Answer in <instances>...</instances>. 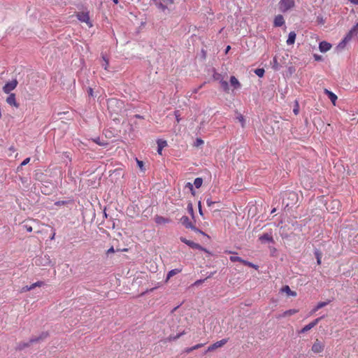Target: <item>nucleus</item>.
<instances>
[{
  "mask_svg": "<svg viewBox=\"0 0 358 358\" xmlns=\"http://www.w3.org/2000/svg\"><path fill=\"white\" fill-rule=\"evenodd\" d=\"M285 24V20L282 15H278L274 19V26L281 27Z\"/></svg>",
  "mask_w": 358,
  "mask_h": 358,
  "instance_id": "nucleus-14",
  "label": "nucleus"
},
{
  "mask_svg": "<svg viewBox=\"0 0 358 358\" xmlns=\"http://www.w3.org/2000/svg\"><path fill=\"white\" fill-rule=\"evenodd\" d=\"M184 334H185V331H182L178 333V334H176V336L170 335L167 339L169 341H176V339L179 338L181 336H182Z\"/></svg>",
  "mask_w": 358,
  "mask_h": 358,
  "instance_id": "nucleus-24",
  "label": "nucleus"
},
{
  "mask_svg": "<svg viewBox=\"0 0 358 358\" xmlns=\"http://www.w3.org/2000/svg\"><path fill=\"white\" fill-rule=\"evenodd\" d=\"M229 259L232 262H240L241 261H242V258L240 257H238V256H231L229 257Z\"/></svg>",
  "mask_w": 358,
  "mask_h": 358,
  "instance_id": "nucleus-33",
  "label": "nucleus"
},
{
  "mask_svg": "<svg viewBox=\"0 0 358 358\" xmlns=\"http://www.w3.org/2000/svg\"><path fill=\"white\" fill-rule=\"evenodd\" d=\"M294 5V0H280L279 2L280 9L282 12H286Z\"/></svg>",
  "mask_w": 358,
  "mask_h": 358,
  "instance_id": "nucleus-1",
  "label": "nucleus"
},
{
  "mask_svg": "<svg viewBox=\"0 0 358 358\" xmlns=\"http://www.w3.org/2000/svg\"><path fill=\"white\" fill-rule=\"evenodd\" d=\"M228 341L227 338H223L219 341L215 342L213 345H210L205 353L215 350L217 348H221Z\"/></svg>",
  "mask_w": 358,
  "mask_h": 358,
  "instance_id": "nucleus-4",
  "label": "nucleus"
},
{
  "mask_svg": "<svg viewBox=\"0 0 358 358\" xmlns=\"http://www.w3.org/2000/svg\"><path fill=\"white\" fill-rule=\"evenodd\" d=\"M334 205H337L338 206L339 205V201H333L332 202Z\"/></svg>",
  "mask_w": 358,
  "mask_h": 358,
  "instance_id": "nucleus-57",
  "label": "nucleus"
},
{
  "mask_svg": "<svg viewBox=\"0 0 358 358\" xmlns=\"http://www.w3.org/2000/svg\"><path fill=\"white\" fill-rule=\"evenodd\" d=\"M136 118H139V119L143 118V117H142L141 115H136Z\"/></svg>",
  "mask_w": 358,
  "mask_h": 358,
  "instance_id": "nucleus-60",
  "label": "nucleus"
},
{
  "mask_svg": "<svg viewBox=\"0 0 358 358\" xmlns=\"http://www.w3.org/2000/svg\"><path fill=\"white\" fill-rule=\"evenodd\" d=\"M156 5L159 9L162 10H165L167 8V7L165 5H164L161 1L156 2Z\"/></svg>",
  "mask_w": 358,
  "mask_h": 358,
  "instance_id": "nucleus-35",
  "label": "nucleus"
},
{
  "mask_svg": "<svg viewBox=\"0 0 358 358\" xmlns=\"http://www.w3.org/2000/svg\"><path fill=\"white\" fill-rule=\"evenodd\" d=\"M180 222L181 224L185 226L187 229H191L192 230H196V227H195L192 222L190 221L189 218L184 215L180 218Z\"/></svg>",
  "mask_w": 358,
  "mask_h": 358,
  "instance_id": "nucleus-6",
  "label": "nucleus"
},
{
  "mask_svg": "<svg viewBox=\"0 0 358 358\" xmlns=\"http://www.w3.org/2000/svg\"><path fill=\"white\" fill-rule=\"evenodd\" d=\"M94 142H96V143L97 144H99V145H102V143H101L99 142V138L95 139V140H94Z\"/></svg>",
  "mask_w": 358,
  "mask_h": 358,
  "instance_id": "nucleus-56",
  "label": "nucleus"
},
{
  "mask_svg": "<svg viewBox=\"0 0 358 358\" xmlns=\"http://www.w3.org/2000/svg\"><path fill=\"white\" fill-rule=\"evenodd\" d=\"M102 59L103 61V63L102 64V66L104 68L105 70H108L109 62L108 59L106 57L105 55H102Z\"/></svg>",
  "mask_w": 358,
  "mask_h": 358,
  "instance_id": "nucleus-28",
  "label": "nucleus"
},
{
  "mask_svg": "<svg viewBox=\"0 0 358 358\" xmlns=\"http://www.w3.org/2000/svg\"><path fill=\"white\" fill-rule=\"evenodd\" d=\"M113 3H115V4H117L118 3V0H113Z\"/></svg>",
  "mask_w": 358,
  "mask_h": 358,
  "instance_id": "nucleus-61",
  "label": "nucleus"
},
{
  "mask_svg": "<svg viewBox=\"0 0 358 358\" xmlns=\"http://www.w3.org/2000/svg\"><path fill=\"white\" fill-rule=\"evenodd\" d=\"M324 345L319 340H316L312 346V351L314 353H320L324 350Z\"/></svg>",
  "mask_w": 358,
  "mask_h": 358,
  "instance_id": "nucleus-8",
  "label": "nucleus"
},
{
  "mask_svg": "<svg viewBox=\"0 0 358 358\" xmlns=\"http://www.w3.org/2000/svg\"><path fill=\"white\" fill-rule=\"evenodd\" d=\"M324 93L328 96V97L331 100V103L335 106L336 100L338 99L337 96L334 92H332L331 91H329L327 89H324Z\"/></svg>",
  "mask_w": 358,
  "mask_h": 358,
  "instance_id": "nucleus-11",
  "label": "nucleus"
},
{
  "mask_svg": "<svg viewBox=\"0 0 358 358\" xmlns=\"http://www.w3.org/2000/svg\"><path fill=\"white\" fill-rule=\"evenodd\" d=\"M313 57L315 61H322L323 59V58L321 55H319L317 54L313 55Z\"/></svg>",
  "mask_w": 358,
  "mask_h": 358,
  "instance_id": "nucleus-39",
  "label": "nucleus"
},
{
  "mask_svg": "<svg viewBox=\"0 0 358 358\" xmlns=\"http://www.w3.org/2000/svg\"><path fill=\"white\" fill-rule=\"evenodd\" d=\"M76 17L79 21L85 22L90 27H92L88 12H79L76 14Z\"/></svg>",
  "mask_w": 358,
  "mask_h": 358,
  "instance_id": "nucleus-2",
  "label": "nucleus"
},
{
  "mask_svg": "<svg viewBox=\"0 0 358 358\" xmlns=\"http://www.w3.org/2000/svg\"><path fill=\"white\" fill-rule=\"evenodd\" d=\"M348 43V41L343 38V40L336 47V51L337 52L343 51L345 48Z\"/></svg>",
  "mask_w": 358,
  "mask_h": 358,
  "instance_id": "nucleus-17",
  "label": "nucleus"
},
{
  "mask_svg": "<svg viewBox=\"0 0 358 358\" xmlns=\"http://www.w3.org/2000/svg\"><path fill=\"white\" fill-rule=\"evenodd\" d=\"M29 345V343H19V345L17 346V349L22 350V349L25 348L26 347H28Z\"/></svg>",
  "mask_w": 358,
  "mask_h": 358,
  "instance_id": "nucleus-34",
  "label": "nucleus"
},
{
  "mask_svg": "<svg viewBox=\"0 0 358 358\" xmlns=\"http://www.w3.org/2000/svg\"><path fill=\"white\" fill-rule=\"evenodd\" d=\"M165 1L171 4L173 3V0H165Z\"/></svg>",
  "mask_w": 358,
  "mask_h": 358,
  "instance_id": "nucleus-55",
  "label": "nucleus"
},
{
  "mask_svg": "<svg viewBox=\"0 0 358 358\" xmlns=\"http://www.w3.org/2000/svg\"><path fill=\"white\" fill-rule=\"evenodd\" d=\"M331 47V44L327 41H322L319 43V50L321 52H327Z\"/></svg>",
  "mask_w": 358,
  "mask_h": 358,
  "instance_id": "nucleus-10",
  "label": "nucleus"
},
{
  "mask_svg": "<svg viewBox=\"0 0 358 358\" xmlns=\"http://www.w3.org/2000/svg\"><path fill=\"white\" fill-rule=\"evenodd\" d=\"M108 253H110V252H114V248L113 247H111L110 248H109L108 250Z\"/></svg>",
  "mask_w": 358,
  "mask_h": 358,
  "instance_id": "nucleus-52",
  "label": "nucleus"
},
{
  "mask_svg": "<svg viewBox=\"0 0 358 358\" xmlns=\"http://www.w3.org/2000/svg\"><path fill=\"white\" fill-rule=\"evenodd\" d=\"M202 144H203V141L201 138H197L194 143L195 146H197V147L201 145Z\"/></svg>",
  "mask_w": 358,
  "mask_h": 358,
  "instance_id": "nucleus-38",
  "label": "nucleus"
},
{
  "mask_svg": "<svg viewBox=\"0 0 358 358\" xmlns=\"http://www.w3.org/2000/svg\"><path fill=\"white\" fill-rule=\"evenodd\" d=\"M17 80L16 79L8 82L3 87V91L6 94H10L11 91L15 89L17 85Z\"/></svg>",
  "mask_w": 358,
  "mask_h": 358,
  "instance_id": "nucleus-3",
  "label": "nucleus"
},
{
  "mask_svg": "<svg viewBox=\"0 0 358 358\" xmlns=\"http://www.w3.org/2000/svg\"><path fill=\"white\" fill-rule=\"evenodd\" d=\"M182 271V269L180 268H174V269H172L170 271H169V273H167V276H166V280H168L169 279H170L171 277H173V275L180 273Z\"/></svg>",
  "mask_w": 358,
  "mask_h": 358,
  "instance_id": "nucleus-21",
  "label": "nucleus"
},
{
  "mask_svg": "<svg viewBox=\"0 0 358 358\" xmlns=\"http://www.w3.org/2000/svg\"><path fill=\"white\" fill-rule=\"evenodd\" d=\"M236 119L241 123L242 127H244L245 124V120L244 117L241 114H238Z\"/></svg>",
  "mask_w": 358,
  "mask_h": 358,
  "instance_id": "nucleus-27",
  "label": "nucleus"
},
{
  "mask_svg": "<svg viewBox=\"0 0 358 358\" xmlns=\"http://www.w3.org/2000/svg\"><path fill=\"white\" fill-rule=\"evenodd\" d=\"M197 91H198V90H197V89H195V90H194V92H195V93H196V92H197Z\"/></svg>",
  "mask_w": 358,
  "mask_h": 358,
  "instance_id": "nucleus-62",
  "label": "nucleus"
},
{
  "mask_svg": "<svg viewBox=\"0 0 358 358\" xmlns=\"http://www.w3.org/2000/svg\"><path fill=\"white\" fill-rule=\"evenodd\" d=\"M259 240L262 243H273V238L271 234H264L263 235L259 236Z\"/></svg>",
  "mask_w": 358,
  "mask_h": 358,
  "instance_id": "nucleus-12",
  "label": "nucleus"
},
{
  "mask_svg": "<svg viewBox=\"0 0 358 358\" xmlns=\"http://www.w3.org/2000/svg\"><path fill=\"white\" fill-rule=\"evenodd\" d=\"M55 232H53V234H52V236L50 237V239H51V240H53V239L55 238Z\"/></svg>",
  "mask_w": 358,
  "mask_h": 358,
  "instance_id": "nucleus-59",
  "label": "nucleus"
},
{
  "mask_svg": "<svg viewBox=\"0 0 358 358\" xmlns=\"http://www.w3.org/2000/svg\"><path fill=\"white\" fill-rule=\"evenodd\" d=\"M137 162H138V166L141 168L143 166V162L138 161Z\"/></svg>",
  "mask_w": 358,
  "mask_h": 358,
  "instance_id": "nucleus-54",
  "label": "nucleus"
},
{
  "mask_svg": "<svg viewBox=\"0 0 358 358\" xmlns=\"http://www.w3.org/2000/svg\"><path fill=\"white\" fill-rule=\"evenodd\" d=\"M330 303V301H322V302H319L317 306L311 310V314H313L315 313L316 311H317L319 309L326 306L327 305H328L329 303Z\"/></svg>",
  "mask_w": 358,
  "mask_h": 358,
  "instance_id": "nucleus-19",
  "label": "nucleus"
},
{
  "mask_svg": "<svg viewBox=\"0 0 358 358\" xmlns=\"http://www.w3.org/2000/svg\"><path fill=\"white\" fill-rule=\"evenodd\" d=\"M283 290L285 291L290 296H296V293L295 292L292 291L289 287L287 285L284 287Z\"/></svg>",
  "mask_w": 358,
  "mask_h": 358,
  "instance_id": "nucleus-29",
  "label": "nucleus"
},
{
  "mask_svg": "<svg viewBox=\"0 0 358 358\" xmlns=\"http://www.w3.org/2000/svg\"><path fill=\"white\" fill-rule=\"evenodd\" d=\"M217 203V201H213L211 198H208L206 199V203L208 207H211L213 204Z\"/></svg>",
  "mask_w": 358,
  "mask_h": 358,
  "instance_id": "nucleus-36",
  "label": "nucleus"
},
{
  "mask_svg": "<svg viewBox=\"0 0 358 358\" xmlns=\"http://www.w3.org/2000/svg\"><path fill=\"white\" fill-rule=\"evenodd\" d=\"M296 313H298V310L289 309L288 310L285 311L281 315L279 316V317L290 316V315L296 314Z\"/></svg>",
  "mask_w": 358,
  "mask_h": 358,
  "instance_id": "nucleus-22",
  "label": "nucleus"
},
{
  "mask_svg": "<svg viewBox=\"0 0 358 358\" xmlns=\"http://www.w3.org/2000/svg\"><path fill=\"white\" fill-rule=\"evenodd\" d=\"M204 345L203 343H199V344H197V345H195L191 348H188L185 350V352H187V353H189L191 352H192L193 350H197L201 347H203Z\"/></svg>",
  "mask_w": 358,
  "mask_h": 358,
  "instance_id": "nucleus-25",
  "label": "nucleus"
},
{
  "mask_svg": "<svg viewBox=\"0 0 358 358\" xmlns=\"http://www.w3.org/2000/svg\"><path fill=\"white\" fill-rule=\"evenodd\" d=\"M188 208H189V210L190 213H193V208H192V204H191V203H189V204L188 205Z\"/></svg>",
  "mask_w": 358,
  "mask_h": 358,
  "instance_id": "nucleus-50",
  "label": "nucleus"
},
{
  "mask_svg": "<svg viewBox=\"0 0 358 358\" xmlns=\"http://www.w3.org/2000/svg\"><path fill=\"white\" fill-rule=\"evenodd\" d=\"M203 183V180L201 178H196L194 179V185L196 187V188H199Z\"/></svg>",
  "mask_w": 358,
  "mask_h": 358,
  "instance_id": "nucleus-26",
  "label": "nucleus"
},
{
  "mask_svg": "<svg viewBox=\"0 0 358 358\" xmlns=\"http://www.w3.org/2000/svg\"><path fill=\"white\" fill-rule=\"evenodd\" d=\"M355 34L356 33L355 32L354 29H351L348 33L346 34L343 38L350 42Z\"/></svg>",
  "mask_w": 358,
  "mask_h": 358,
  "instance_id": "nucleus-23",
  "label": "nucleus"
},
{
  "mask_svg": "<svg viewBox=\"0 0 358 358\" xmlns=\"http://www.w3.org/2000/svg\"><path fill=\"white\" fill-rule=\"evenodd\" d=\"M231 85L235 88L238 89L241 87V84L238 79L235 76H231L230 78Z\"/></svg>",
  "mask_w": 358,
  "mask_h": 358,
  "instance_id": "nucleus-20",
  "label": "nucleus"
},
{
  "mask_svg": "<svg viewBox=\"0 0 358 358\" xmlns=\"http://www.w3.org/2000/svg\"><path fill=\"white\" fill-rule=\"evenodd\" d=\"M240 262L243 263L245 265L248 266L250 262H248V261L244 260V259H242V261H241Z\"/></svg>",
  "mask_w": 358,
  "mask_h": 358,
  "instance_id": "nucleus-49",
  "label": "nucleus"
},
{
  "mask_svg": "<svg viewBox=\"0 0 358 358\" xmlns=\"http://www.w3.org/2000/svg\"><path fill=\"white\" fill-rule=\"evenodd\" d=\"M315 257H316V259H317V264H321V254H320V252L318 250H315Z\"/></svg>",
  "mask_w": 358,
  "mask_h": 358,
  "instance_id": "nucleus-32",
  "label": "nucleus"
},
{
  "mask_svg": "<svg viewBox=\"0 0 358 358\" xmlns=\"http://www.w3.org/2000/svg\"><path fill=\"white\" fill-rule=\"evenodd\" d=\"M177 121L179 122V119L178 118V116L176 115Z\"/></svg>",
  "mask_w": 358,
  "mask_h": 358,
  "instance_id": "nucleus-63",
  "label": "nucleus"
},
{
  "mask_svg": "<svg viewBox=\"0 0 358 358\" xmlns=\"http://www.w3.org/2000/svg\"><path fill=\"white\" fill-rule=\"evenodd\" d=\"M255 73L257 76L261 78L264 76L265 71L264 69H257Z\"/></svg>",
  "mask_w": 358,
  "mask_h": 358,
  "instance_id": "nucleus-30",
  "label": "nucleus"
},
{
  "mask_svg": "<svg viewBox=\"0 0 358 358\" xmlns=\"http://www.w3.org/2000/svg\"><path fill=\"white\" fill-rule=\"evenodd\" d=\"M352 29H354L355 32L357 34L358 31V22L356 23V24Z\"/></svg>",
  "mask_w": 358,
  "mask_h": 358,
  "instance_id": "nucleus-45",
  "label": "nucleus"
},
{
  "mask_svg": "<svg viewBox=\"0 0 358 358\" xmlns=\"http://www.w3.org/2000/svg\"><path fill=\"white\" fill-rule=\"evenodd\" d=\"M6 102L10 106H14L15 108L19 107V103L16 101L15 94L14 93L9 94V96L6 99Z\"/></svg>",
  "mask_w": 358,
  "mask_h": 358,
  "instance_id": "nucleus-9",
  "label": "nucleus"
},
{
  "mask_svg": "<svg viewBox=\"0 0 358 358\" xmlns=\"http://www.w3.org/2000/svg\"><path fill=\"white\" fill-rule=\"evenodd\" d=\"M205 280H196L195 282H194V285L196 286H199V285H201V283H203L204 282Z\"/></svg>",
  "mask_w": 358,
  "mask_h": 358,
  "instance_id": "nucleus-43",
  "label": "nucleus"
},
{
  "mask_svg": "<svg viewBox=\"0 0 358 358\" xmlns=\"http://www.w3.org/2000/svg\"><path fill=\"white\" fill-rule=\"evenodd\" d=\"M180 241L185 243L186 245H187L188 246H189L190 248H194V249H198V250H203L204 249L203 248L202 246H201L198 243H196L192 241H189L187 239H186L184 237H180Z\"/></svg>",
  "mask_w": 358,
  "mask_h": 358,
  "instance_id": "nucleus-7",
  "label": "nucleus"
},
{
  "mask_svg": "<svg viewBox=\"0 0 358 358\" xmlns=\"http://www.w3.org/2000/svg\"><path fill=\"white\" fill-rule=\"evenodd\" d=\"M43 285V282L42 281H38L36 282L33 283L31 285V287H32V289H34L36 287H41Z\"/></svg>",
  "mask_w": 358,
  "mask_h": 358,
  "instance_id": "nucleus-37",
  "label": "nucleus"
},
{
  "mask_svg": "<svg viewBox=\"0 0 358 358\" xmlns=\"http://www.w3.org/2000/svg\"><path fill=\"white\" fill-rule=\"evenodd\" d=\"M155 221L157 224H164L169 223L170 220L162 216L157 215L155 218Z\"/></svg>",
  "mask_w": 358,
  "mask_h": 358,
  "instance_id": "nucleus-18",
  "label": "nucleus"
},
{
  "mask_svg": "<svg viewBox=\"0 0 358 358\" xmlns=\"http://www.w3.org/2000/svg\"><path fill=\"white\" fill-rule=\"evenodd\" d=\"M293 112L295 115H297L299 113V105L297 101H296V106L293 109Z\"/></svg>",
  "mask_w": 358,
  "mask_h": 358,
  "instance_id": "nucleus-40",
  "label": "nucleus"
},
{
  "mask_svg": "<svg viewBox=\"0 0 358 358\" xmlns=\"http://www.w3.org/2000/svg\"><path fill=\"white\" fill-rule=\"evenodd\" d=\"M199 214L201 215H203V211H202L201 206V202H199Z\"/></svg>",
  "mask_w": 358,
  "mask_h": 358,
  "instance_id": "nucleus-46",
  "label": "nucleus"
},
{
  "mask_svg": "<svg viewBox=\"0 0 358 358\" xmlns=\"http://www.w3.org/2000/svg\"><path fill=\"white\" fill-rule=\"evenodd\" d=\"M230 49H231V47H230L229 45H228V46L226 48L225 53H227Z\"/></svg>",
  "mask_w": 358,
  "mask_h": 358,
  "instance_id": "nucleus-53",
  "label": "nucleus"
},
{
  "mask_svg": "<svg viewBox=\"0 0 358 358\" xmlns=\"http://www.w3.org/2000/svg\"><path fill=\"white\" fill-rule=\"evenodd\" d=\"M157 152L159 155L162 154V150L167 145V142L164 140L159 139L157 141Z\"/></svg>",
  "mask_w": 358,
  "mask_h": 358,
  "instance_id": "nucleus-13",
  "label": "nucleus"
},
{
  "mask_svg": "<svg viewBox=\"0 0 358 358\" xmlns=\"http://www.w3.org/2000/svg\"><path fill=\"white\" fill-rule=\"evenodd\" d=\"M30 161V158L27 157L25 159H24L22 161V162L21 163V166H25L27 165Z\"/></svg>",
  "mask_w": 358,
  "mask_h": 358,
  "instance_id": "nucleus-42",
  "label": "nucleus"
},
{
  "mask_svg": "<svg viewBox=\"0 0 358 358\" xmlns=\"http://www.w3.org/2000/svg\"><path fill=\"white\" fill-rule=\"evenodd\" d=\"M323 317L324 316L318 317L313 322H310L308 324L306 325L299 331V334H303L310 330L312 328L315 327Z\"/></svg>",
  "mask_w": 358,
  "mask_h": 358,
  "instance_id": "nucleus-5",
  "label": "nucleus"
},
{
  "mask_svg": "<svg viewBox=\"0 0 358 358\" xmlns=\"http://www.w3.org/2000/svg\"><path fill=\"white\" fill-rule=\"evenodd\" d=\"M248 266L254 268L255 269L258 268V266L252 264V262H249Z\"/></svg>",
  "mask_w": 358,
  "mask_h": 358,
  "instance_id": "nucleus-44",
  "label": "nucleus"
},
{
  "mask_svg": "<svg viewBox=\"0 0 358 358\" xmlns=\"http://www.w3.org/2000/svg\"><path fill=\"white\" fill-rule=\"evenodd\" d=\"M220 84H221V86H222V89L225 92H227L229 90V84H228V83L227 81L222 80V81H220Z\"/></svg>",
  "mask_w": 358,
  "mask_h": 358,
  "instance_id": "nucleus-31",
  "label": "nucleus"
},
{
  "mask_svg": "<svg viewBox=\"0 0 358 358\" xmlns=\"http://www.w3.org/2000/svg\"><path fill=\"white\" fill-rule=\"evenodd\" d=\"M186 186L188 187L190 190H193V185L192 183L187 182Z\"/></svg>",
  "mask_w": 358,
  "mask_h": 358,
  "instance_id": "nucleus-47",
  "label": "nucleus"
},
{
  "mask_svg": "<svg viewBox=\"0 0 358 358\" xmlns=\"http://www.w3.org/2000/svg\"><path fill=\"white\" fill-rule=\"evenodd\" d=\"M194 231H196V232H197V233H201V234H203V233L200 229H197V228H196V230H194Z\"/></svg>",
  "mask_w": 358,
  "mask_h": 358,
  "instance_id": "nucleus-58",
  "label": "nucleus"
},
{
  "mask_svg": "<svg viewBox=\"0 0 358 358\" xmlns=\"http://www.w3.org/2000/svg\"><path fill=\"white\" fill-rule=\"evenodd\" d=\"M48 333L47 332H43L41 334V335L39 336H35V337H32L30 340H29V343H36V342H38L40 341L41 340H43L44 338H45L47 336H48Z\"/></svg>",
  "mask_w": 358,
  "mask_h": 358,
  "instance_id": "nucleus-15",
  "label": "nucleus"
},
{
  "mask_svg": "<svg viewBox=\"0 0 358 358\" xmlns=\"http://www.w3.org/2000/svg\"><path fill=\"white\" fill-rule=\"evenodd\" d=\"M25 227H26V229H27V231H29V232L32 231V227H30V226H25Z\"/></svg>",
  "mask_w": 358,
  "mask_h": 358,
  "instance_id": "nucleus-48",
  "label": "nucleus"
},
{
  "mask_svg": "<svg viewBox=\"0 0 358 358\" xmlns=\"http://www.w3.org/2000/svg\"><path fill=\"white\" fill-rule=\"evenodd\" d=\"M31 289H32V287H31V285L30 286H27H27H24V287H22V292H27V291H30Z\"/></svg>",
  "mask_w": 358,
  "mask_h": 358,
  "instance_id": "nucleus-41",
  "label": "nucleus"
},
{
  "mask_svg": "<svg viewBox=\"0 0 358 358\" xmlns=\"http://www.w3.org/2000/svg\"><path fill=\"white\" fill-rule=\"evenodd\" d=\"M296 34L294 31H290L288 35V38L286 41L288 45H293L296 40Z\"/></svg>",
  "mask_w": 358,
  "mask_h": 358,
  "instance_id": "nucleus-16",
  "label": "nucleus"
},
{
  "mask_svg": "<svg viewBox=\"0 0 358 358\" xmlns=\"http://www.w3.org/2000/svg\"><path fill=\"white\" fill-rule=\"evenodd\" d=\"M88 94L90 96H92L93 95V90L92 88H90L89 90H88Z\"/></svg>",
  "mask_w": 358,
  "mask_h": 358,
  "instance_id": "nucleus-51",
  "label": "nucleus"
}]
</instances>
